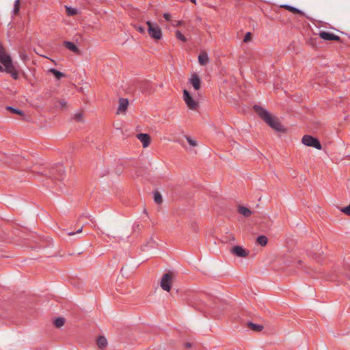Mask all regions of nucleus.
Segmentation results:
<instances>
[{
  "instance_id": "obj_16",
  "label": "nucleus",
  "mask_w": 350,
  "mask_h": 350,
  "mask_svg": "<svg viewBox=\"0 0 350 350\" xmlns=\"http://www.w3.org/2000/svg\"><path fill=\"white\" fill-rule=\"evenodd\" d=\"M64 45L68 50H70V51H72V52H74L75 53H77V54L79 53V49L72 42H68V41H64Z\"/></svg>"
},
{
  "instance_id": "obj_3",
  "label": "nucleus",
  "mask_w": 350,
  "mask_h": 350,
  "mask_svg": "<svg viewBox=\"0 0 350 350\" xmlns=\"http://www.w3.org/2000/svg\"><path fill=\"white\" fill-rule=\"evenodd\" d=\"M146 25L148 26V33L152 38L157 40L162 38L161 29L157 23L148 21Z\"/></svg>"
},
{
  "instance_id": "obj_38",
  "label": "nucleus",
  "mask_w": 350,
  "mask_h": 350,
  "mask_svg": "<svg viewBox=\"0 0 350 350\" xmlns=\"http://www.w3.org/2000/svg\"><path fill=\"white\" fill-rule=\"evenodd\" d=\"M185 348H190L192 347V344L191 342H187L185 345Z\"/></svg>"
},
{
  "instance_id": "obj_19",
  "label": "nucleus",
  "mask_w": 350,
  "mask_h": 350,
  "mask_svg": "<svg viewBox=\"0 0 350 350\" xmlns=\"http://www.w3.org/2000/svg\"><path fill=\"white\" fill-rule=\"evenodd\" d=\"M256 242L261 246H265L267 244L268 239L266 236L260 235L258 237Z\"/></svg>"
},
{
  "instance_id": "obj_7",
  "label": "nucleus",
  "mask_w": 350,
  "mask_h": 350,
  "mask_svg": "<svg viewBox=\"0 0 350 350\" xmlns=\"http://www.w3.org/2000/svg\"><path fill=\"white\" fill-rule=\"evenodd\" d=\"M230 252L234 255L242 258L247 257L250 254V252L248 250L243 248L241 246L239 245L232 247L230 250Z\"/></svg>"
},
{
  "instance_id": "obj_34",
  "label": "nucleus",
  "mask_w": 350,
  "mask_h": 350,
  "mask_svg": "<svg viewBox=\"0 0 350 350\" xmlns=\"http://www.w3.org/2000/svg\"><path fill=\"white\" fill-rule=\"evenodd\" d=\"M163 17L167 21H170L171 20V15L170 14L165 13L163 14Z\"/></svg>"
},
{
  "instance_id": "obj_35",
  "label": "nucleus",
  "mask_w": 350,
  "mask_h": 350,
  "mask_svg": "<svg viewBox=\"0 0 350 350\" xmlns=\"http://www.w3.org/2000/svg\"><path fill=\"white\" fill-rule=\"evenodd\" d=\"M82 232V227L79 228L78 230L76 231V232H68V234L69 236H72L75 234L81 233Z\"/></svg>"
},
{
  "instance_id": "obj_28",
  "label": "nucleus",
  "mask_w": 350,
  "mask_h": 350,
  "mask_svg": "<svg viewBox=\"0 0 350 350\" xmlns=\"http://www.w3.org/2000/svg\"><path fill=\"white\" fill-rule=\"evenodd\" d=\"M234 239H234V237L233 236V234H229V235H228L224 238V240L222 241L224 243H228L231 241H234Z\"/></svg>"
},
{
  "instance_id": "obj_10",
  "label": "nucleus",
  "mask_w": 350,
  "mask_h": 350,
  "mask_svg": "<svg viewBox=\"0 0 350 350\" xmlns=\"http://www.w3.org/2000/svg\"><path fill=\"white\" fill-rule=\"evenodd\" d=\"M137 138L143 144V146L146 148L150 143V137L146 133H140L137 135Z\"/></svg>"
},
{
  "instance_id": "obj_21",
  "label": "nucleus",
  "mask_w": 350,
  "mask_h": 350,
  "mask_svg": "<svg viewBox=\"0 0 350 350\" xmlns=\"http://www.w3.org/2000/svg\"><path fill=\"white\" fill-rule=\"evenodd\" d=\"M49 72L52 73L57 79H59L64 76V75L62 72H61L54 68H51L49 70Z\"/></svg>"
},
{
  "instance_id": "obj_41",
  "label": "nucleus",
  "mask_w": 350,
  "mask_h": 350,
  "mask_svg": "<svg viewBox=\"0 0 350 350\" xmlns=\"http://www.w3.org/2000/svg\"><path fill=\"white\" fill-rule=\"evenodd\" d=\"M191 1L195 4L196 3V0H191Z\"/></svg>"
},
{
  "instance_id": "obj_15",
  "label": "nucleus",
  "mask_w": 350,
  "mask_h": 350,
  "mask_svg": "<svg viewBox=\"0 0 350 350\" xmlns=\"http://www.w3.org/2000/svg\"><path fill=\"white\" fill-rule=\"evenodd\" d=\"M238 212L245 217H249L252 213L250 209L244 206H239Z\"/></svg>"
},
{
  "instance_id": "obj_2",
  "label": "nucleus",
  "mask_w": 350,
  "mask_h": 350,
  "mask_svg": "<svg viewBox=\"0 0 350 350\" xmlns=\"http://www.w3.org/2000/svg\"><path fill=\"white\" fill-rule=\"evenodd\" d=\"M0 62L5 67V72L10 74L11 76L16 79L18 77V72L16 71L10 55L7 53L5 48L0 44Z\"/></svg>"
},
{
  "instance_id": "obj_27",
  "label": "nucleus",
  "mask_w": 350,
  "mask_h": 350,
  "mask_svg": "<svg viewBox=\"0 0 350 350\" xmlns=\"http://www.w3.org/2000/svg\"><path fill=\"white\" fill-rule=\"evenodd\" d=\"M6 109L10 111L11 112H12L14 113L18 114L20 116H23V114L22 111L12 108V107H7Z\"/></svg>"
},
{
  "instance_id": "obj_20",
  "label": "nucleus",
  "mask_w": 350,
  "mask_h": 350,
  "mask_svg": "<svg viewBox=\"0 0 350 350\" xmlns=\"http://www.w3.org/2000/svg\"><path fill=\"white\" fill-rule=\"evenodd\" d=\"M297 267L301 269L307 273H310L312 270L310 268L307 267L304 265V262L302 260H299L297 262Z\"/></svg>"
},
{
  "instance_id": "obj_26",
  "label": "nucleus",
  "mask_w": 350,
  "mask_h": 350,
  "mask_svg": "<svg viewBox=\"0 0 350 350\" xmlns=\"http://www.w3.org/2000/svg\"><path fill=\"white\" fill-rule=\"evenodd\" d=\"M176 37L177 39L183 41V42H187V38L180 33V31H176Z\"/></svg>"
},
{
  "instance_id": "obj_12",
  "label": "nucleus",
  "mask_w": 350,
  "mask_h": 350,
  "mask_svg": "<svg viewBox=\"0 0 350 350\" xmlns=\"http://www.w3.org/2000/svg\"><path fill=\"white\" fill-rule=\"evenodd\" d=\"M129 105V101L126 98H120L117 113H124Z\"/></svg>"
},
{
  "instance_id": "obj_42",
  "label": "nucleus",
  "mask_w": 350,
  "mask_h": 350,
  "mask_svg": "<svg viewBox=\"0 0 350 350\" xmlns=\"http://www.w3.org/2000/svg\"><path fill=\"white\" fill-rule=\"evenodd\" d=\"M52 174H53V176H55V172H54V171L53 172Z\"/></svg>"
},
{
  "instance_id": "obj_22",
  "label": "nucleus",
  "mask_w": 350,
  "mask_h": 350,
  "mask_svg": "<svg viewBox=\"0 0 350 350\" xmlns=\"http://www.w3.org/2000/svg\"><path fill=\"white\" fill-rule=\"evenodd\" d=\"M154 200L158 204H160L162 203V202H163L162 196H161V194L159 191L154 192Z\"/></svg>"
},
{
  "instance_id": "obj_32",
  "label": "nucleus",
  "mask_w": 350,
  "mask_h": 350,
  "mask_svg": "<svg viewBox=\"0 0 350 350\" xmlns=\"http://www.w3.org/2000/svg\"><path fill=\"white\" fill-rule=\"evenodd\" d=\"M252 33L250 32H247L244 36L243 42H248L252 40Z\"/></svg>"
},
{
  "instance_id": "obj_23",
  "label": "nucleus",
  "mask_w": 350,
  "mask_h": 350,
  "mask_svg": "<svg viewBox=\"0 0 350 350\" xmlns=\"http://www.w3.org/2000/svg\"><path fill=\"white\" fill-rule=\"evenodd\" d=\"M66 10L67 14L69 16H75V15L77 14V13H78V11L77 9L72 8L70 7H68V6H66Z\"/></svg>"
},
{
  "instance_id": "obj_24",
  "label": "nucleus",
  "mask_w": 350,
  "mask_h": 350,
  "mask_svg": "<svg viewBox=\"0 0 350 350\" xmlns=\"http://www.w3.org/2000/svg\"><path fill=\"white\" fill-rule=\"evenodd\" d=\"M64 323L65 319L62 317H59L56 319L55 321V325L58 328L62 327L64 325Z\"/></svg>"
},
{
  "instance_id": "obj_14",
  "label": "nucleus",
  "mask_w": 350,
  "mask_h": 350,
  "mask_svg": "<svg viewBox=\"0 0 350 350\" xmlns=\"http://www.w3.org/2000/svg\"><path fill=\"white\" fill-rule=\"evenodd\" d=\"M198 62L201 66H205L208 62V54L205 51H202L198 56Z\"/></svg>"
},
{
  "instance_id": "obj_39",
  "label": "nucleus",
  "mask_w": 350,
  "mask_h": 350,
  "mask_svg": "<svg viewBox=\"0 0 350 350\" xmlns=\"http://www.w3.org/2000/svg\"><path fill=\"white\" fill-rule=\"evenodd\" d=\"M62 172H64L62 166L59 167V169L57 170L58 173H62Z\"/></svg>"
},
{
  "instance_id": "obj_25",
  "label": "nucleus",
  "mask_w": 350,
  "mask_h": 350,
  "mask_svg": "<svg viewBox=\"0 0 350 350\" xmlns=\"http://www.w3.org/2000/svg\"><path fill=\"white\" fill-rule=\"evenodd\" d=\"M21 0H16L14 3V8L13 12L15 15L18 14L20 10Z\"/></svg>"
},
{
  "instance_id": "obj_4",
  "label": "nucleus",
  "mask_w": 350,
  "mask_h": 350,
  "mask_svg": "<svg viewBox=\"0 0 350 350\" xmlns=\"http://www.w3.org/2000/svg\"><path fill=\"white\" fill-rule=\"evenodd\" d=\"M174 275L172 272H167L163 275L160 286L164 291L169 292L171 290Z\"/></svg>"
},
{
  "instance_id": "obj_30",
  "label": "nucleus",
  "mask_w": 350,
  "mask_h": 350,
  "mask_svg": "<svg viewBox=\"0 0 350 350\" xmlns=\"http://www.w3.org/2000/svg\"><path fill=\"white\" fill-rule=\"evenodd\" d=\"M340 211L344 213L345 215L350 216V204L347 206L341 208Z\"/></svg>"
},
{
  "instance_id": "obj_8",
  "label": "nucleus",
  "mask_w": 350,
  "mask_h": 350,
  "mask_svg": "<svg viewBox=\"0 0 350 350\" xmlns=\"http://www.w3.org/2000/svg\"><path fill=\"white\" fill-rule=\"evenodd\" d=\"M319 37L325 40L341 42V38L332 33L321 31L319 33Z\"/></svg>"
},
{
  "instance_id": "obj_33",
  "label": "nucleus",
  "mask_w": 350,
  "mask_h": 350,
  "mask_svg": "<svg viewBox=\"0 0 350 350\" xmlns=\"http://www.w3.org/2000/svg\"><path fill=\"white\" fill-rule=\"evenodd\" d=\"M58 103L59 105V107H61L62 109H64L67 106L66 102L64 100H59Z\"/></svg>"
},
{
  "instance_id": "obj_37",
  "label": "nucleus",
  "mask_w": 350,
  "mask_h": 350,
  "mask_svg": "<svg viewBox=\"0 0 350 350\" xmlns=\"http://www.w3.org/2000/svg\"><path fill=\"white\" fill-rule=\"evenodd\" d=\"M137 31H139L140 33H144L145 32V29L142 27H138L137 28Z\"/></svg>"
},
{
  "instance_id": "obj_13",
  "label": "nucleus",
  "mask_w": 350,
  "mask_h": 350,
  "mask_svg": "<svg viewBox=\"0 0 350 350\" xmlns=\"http://www.w3.org/2000/svg\"><path fill=\"white\" fill-rule=\"evenodd\" d=\"M280 7L286 9V10H288L293 14H298L301 16L307 17L306 16V14L304 12H302L301 10H300L295 7H293L291 5L285 4V5H282Z\"/></svg>"
},
{
  "instance_id": "obj_40",
  "label": "nucleus",
  "mask_w": 350,
  "mask_h": 350,
  "mask_svg": "<svg viewBox=\"0 0 350 350\" xmlns=\"http://www.w3.org/2000/svg\"><path fill=\"white\" fill-rule=\"evenodd\" d=\"M4 70L5 71V67L3 68L2 66H1V65H0V71H1V72H3V71H4Z\"/></svg>"
},
{
  "instance_id": "obj_6",
  "label": "nucleus",
  "mask_w": 350,
  "mask_h": 350,
  "mask_svg": "<svg viewBox=\"0 0 350 350\" xmlns=\"http://www.w3.org/2000/svg\"><path fill=\"white\" fill-rule=\"evenodd\" d=\"M183 100L185 102L187 106L191 110L196 109L198 103L196 100H195L192 96L190 95L189 92L184 90L183 91Z\"/></svg>"
},
{
  "instance_id": "obj_36",
  "label": "nucleus",
  "mask_w": 350,
  "mask_h": 350,
  "mask_svg": "<svg viewBox=\"0 0 350 350\" xmlns=\"http://www.w3.org/2000/svg\"><path fill=\"white\" fill-rule=\"evenodd\" d=\"M183 23V22L182 21H174V23H173V25L174 26H179V25H181Z\"/></svg>"
},
{
  "instance_id": "obj_5",
  "label": "nucleus",
  "mask_w": 350,
  "mask_h": 350,
  "mask_svg": "<svg viewBox=\"0 0 350 350\" xmlns=\"http://www.w3.org/2000/svg\"><path fill=\"white\" fill-rule=\"evenodd\" d=\"M301 142L304 145H306L307 146L313 147L317 150L322 149V146H321L319 140L317 138L314 137L311 135H304V137H302Z\"/></svg>"
},
{
  "instance_id": "obj_18",
  "label": "nucleus",
  "mask_w": 350,
  "mask_h": 350,
  "mask_svg": "<svg viewBox=\"0 0 350 350\" xmlns=\"http://www.w3.org/2000/svg\"><path fill=\"white\" fill-rule=\"evenodd\" d=\"M96 344L100 349H104L107 345V340L105 337L100 336L96 340Z\"/></svg>"
},
{
  "instance_id": "obj_29",
  "label": "nucleus",
  "mask_w": 350,
  "mask_h": 350,
  "mask_svg": "<svg viewBox=\"0 0 350 350\" xmlns=\"http://www.w3.org/2000/svg\"><path fill=\"white\" fill-rule=\"evenodd\" d=\"M186 139L191 146H198L197 142L196 140L193 139L192 138H191L190 137L187 136Z\"/></svg>"
},
{
  "instance_id": "obj_17",
  "label": "nucleus",
  "mask_w": 350,
  "mask_h": 350,
  "mask_svg": "<svg viewBox=\"0 0 350 350\" xmlns=\"http://www.w3.org/2000/svg\"><path fill=\"white\" fill-rule=\"evenodd\" d=\"M247 327L257 332H261L264 328L262 325L256 324L252 322L247 323Z\"/></svg>"
},
{
  "instance_id": "obj_9",
  "label": "nucleus",
  "mask_w": 350,
  "mask_h": 350,
  "mask_svg": "<svg viewBox=\"0 0 350 350\" xmlns=\"http://www.w3.org/2000/svg\"><path fill=\"white\" fill-rule=\"evenodd\" d=\"M232 309V306L228 301L220 299V313L226 314L230 312Z\"/></svg>"
},
{
  "instance_id": "obj_1",
  "label": "nucleus",
  "mask_w": 350,
  "mask_h": 350,
  "mask_svg": "<svg viewBox=\"0 0 350 350\" xmlns=\"http://www.w3.org/2000/svg\"><path fill=\"white\" fill-rule=\"evenodd\" d=\"M253 108L254 110L259 116V117L263 120L271 129L277 132H280L282 133H286V129H285L282 125L278 118L275 116H272L268 111L259 105H255Z\"/></svg>"
},
{
  "instance_id": "obj_11",
  "label": "nucleus",
  "mask_w": 350,
  "mask_h": 350,
  "mask_svg": "<svg viewBox=\"0 0 350 350\" xmlns=\"http://www.w3.org/2000/svg\"><path fill=\"white\" fill-rule=\"evenodd\" d=\"M191 84L193 85V88L196 90H198L201 86V80L200 77L196 75H192L191 79H189Z\"/></svg>"
},
{
  "instance_id": "obj_31",
  "label": "nucleus",
  "mask_w": 350,
  "mask_h": 350,
  "mask_svg": "<svg viewBox=\"0 0 350 350\" xmlns=\"http://www.w3.org/2000/svg\"><path fill=\"white\" fill-rule=\"evenodd\" d=\"M74 118L77 122H82L83 121V113H77L75 114Z\"/></svg>"
}]
</instances>
